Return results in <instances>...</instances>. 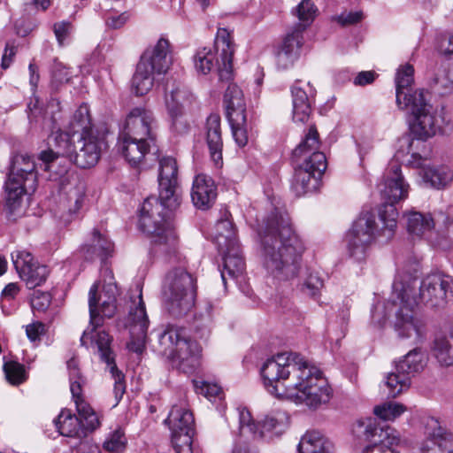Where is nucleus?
<instances>
[{
    "instance_id": "9b49d317",
    "label": "nucleus",
    "mask_w": 453,
    "mask_h": 453,
    "mask_svg": "<svg viewBox=\"0 0 453 453\" xmlns=\"http://www.w3.org/2000/svg\"><path fill=\"white\" fill-rule=\"evenodd\" d=\"M162 296L165 305L173 316H180L192 308L195 303V280L182 268L169 272L165 277Z\"/></svg>"
},
{
    "instance_id": "ea45409f",
    "label": "nucleus",
    "mask_w": 453,
    "mask_h": 453,
    "mask_svg": "<svg viewBox=\"0 0 453 453\" xmlns=\"http://www.w3.org/2000/svg\"><path fill=\"white\" fill-rule=\"evenodd\" d=\"M126 128L127 129V134H132L133 137L146 138L150 142L156 141L150 115H127Z\"/></svg>"
},
{
    "instance_id": "3c124183",
    "label": "nucleus",
    "mask_w": 453,
    "mask_h": 453,
    "mask_svg": "<svg viewBox=\"0 0 453 453\" xmlns=\"http://www.w3.org/2000/svg\"><path fill=\"white\" fill-rule=\"evenodd\" d=\"M317 12L318 9L311 0H303L296 6L294 12V14L296 15L301 22L298 24L295 32H300L302 35V31L310 26L314 20Z\"/></svg>"
},
{
    "instance_id": "a878e982",
    "label": "nucleus",
    "mask_w": 453,
    "mask_h": 453,
    "mask_svg": "<svg viewBox=\"0 0 453 453\" xmlns=\"http://www.w3.org/2000/svg\"><path fill=\"white\" fill-rule=\"evenodd\" d=\"M398 107L400 110H409L411 113H437L443 110V106L434 102L432 94L425 88L408 92Z\"/></svg>"
},
{
    "instance_id": "dca6fc26",
    "label": "nucleus",
    "mask_w": 453,
    "mask_h": 453,
    "mask_svg": "<svg viewBox=\"0 0 453 453\" xmlns=\"http://www.w3.org/2000/svg\"><path fill=\"white\" fill-rule=\"evenodd\" d=\"M149 325L145 303L140 290L137 297L131 299L129 312L125 322V326L128 328L130 334V341L127 343V349L130 351L139 355L144 351Z\"/></svg>"
},
{
    "instance_id": "7ed1b4c3",
    "label": "nucleus",
    "mask_w": 453,
    "mask_h": 453,
    "mask_svg": "<svg viewBox=\"0 0 453 453\" xmlns=\"http://www.w3.org/2000/svg\"><path fill=\"white\" fill-rule=\"evenodd\" d=\"M53 127L49 135L50 149L40 153V167L52 170L58 157H66L81 168H90L98 162L110 127L105 120H95L91 115H72L63 130Z\"/></svg>"
},
{
    "instance_id": "39448f33",
    "label": "nucleus",
    "mask_w": 453,
    "mask_h": 453,
    "mask_svg": "<svg viewBox=\"0 0 453 453\" xmlns=\"http://www.w3.org/2000/svg\"><path fill=\"white\" fill-rule=\"evenodd\" d=\"M99 283L95 282L88 292V308L91 329L83 332L81 337V344L96 349L101 360L109 367V371L114 380V394L117 402H119L126 391L124 374L120 372L114 360L111 348V337L105 331L95 332L96 328L103 323V318H112L117 311V299L100 293L97 296Z\"/></svg>"
},
{
    "instance_id": "9d476101",
    "label": "nucleus",
    "mask_w": 453,
    "mask_h": 453,
    "mask_svg": "<svg viewBox=\"0 0 453 453\" xmlns=\"http://www.w3.org/2000/svg\"><path fill=\"white\" fill-rule=\"evenodd\" d=\"M406 290L403 285L393 283L390 300L392 304L398 307L395 313L394 328L401 339H408L413 344L422 342L426 336L427 328L425 319L416 311L417 305L404 302Z\"/></svg>"
},
{
    "instance_id": "0e129e2a",
    "label": "nucleus",
    "mask_w": 453,
    "mask_h": 453,
    "mask_svg": "<svg viewBox=\"0 0 453 453\" xmlns=\"http://www.w3.org/2000/svg\"><path fill=\"white\" fill-rule=\"evenodd\" d=\"M364 18V13L361 11L356 12H343L338 15L335 19L342 26H350L360 22Z\"/></svg>"
},
{
    "instance_id": "c85d7f7f",
    "label": "nucleus",
    "mask_w": 453,
    "mask_h": 453,
    "mask_svg": "<svg viewBox=\"0 0 453 453\" xmlns=\"http://www.w3.org/2000/svg\"><path fill=\"white\" fill-rule=\"evenodd\" d=\"M206 141L211 160L217 167L223 165L222 149L223 140L221 136L219 115H209L206 123Z\"/></svg>"
},
{
    "instance_id": "b1692460",
    "label": "nucleus",
    "mask_w": 453,
    "mask_h": 453,
    "mask_svg": "<svg viewBox=\"0 0 453 453\" xmlns=\"http://www.w3.org/2000/svg\"><path fill=\"white\" fill-rule=\"evenodd\" d=\"M217 195V186L211 176L204 173L196 175L191 189V199L196 208L208 210L214 204Z\"/></svg>"
},
{
    "instance_id": "37998d69",
    "label": "nucleus",
    "mask_w": 453,
    "mask_h": 453,
    "mask_svg": "<svg viewBox=\"0 0 453 453\" xmlns=\"http://www.w3.org/2000/svg\"><path fill=\"white\" fill-rule=\"evenodd\" d=\"M62 190L65 193V203L70 213H76L82 206L85 186L77 178H73L66 185H63Z\"/></svg>"
},
{
    "instance_id": "f8f14e48",
    "label": "nucleus",
    "mask_w": 453,
    "mask_h": 453,
    "mask_svg": "<svg viewBox=\"0 0 453 453\" xmlns=\"http://www.w3.org/2000/svg\"><path fill=\"white\" fill-rule=\"evenodd\" d=\"M383 226L384 225L380 220L376 221L374 213L362 212L345 236L349 257L356 262L365 261L377 237L381 236L388 240L382 233Z\"/></svg>"
},
{
    "instance_id": "bf43d9fd",
    "label": "nucleus",
    "mask_w": 453,
    "mask_h": 453,
    "mask_svg": "<svg viewBox=\"0 0 453 453\" xmlns=\"http://www.w3.org/2000/svg\"><path fill=\"white\" fill-rule=\"evenodd\" d=\"M71 79V75L67 68L61 63L56 62L52 68L51 88L58 90L59 85L67 83Z\"/></svg>"
},
{
    "instance_id": "473e14b6",
    "label": "nucleus",
    "mask_w": 453,
    "mask_h": 453,
    "mask_svg": "<svg viewBox=\"0 0 453 453\" xmlns=\"http://www.w3.org/2000/svg\"><path fill=\"white\" fill-rule=\"evenodd\" d=\"M223 255V270L221 271V278L226 285L227 278L237 279L242 276L245 263L241 255L239 243L234 247L225 248L224 251H219Z\"/></svg>"
},
{
    "instance_id": "6ab92c4d",
    "label": "nucleus",
    "mask_w": 453,
    "mask_h": 453,
    "mask_svg": "<svg viewBox=\"0 0 453 453\" xmlns=\"http://www.w3.org/2000/svg\"><path fill=\"white\" fill-rule=\"evenodd\" d=\"M353 435L361 441H369L370 444L377 442L399 443L398 432L388 426L379 427L373 418H362L352 426Z\"/></svg>"
},
{
    "instance_id": "864d4df0",
    "label": "nucleus",
    "mask_w": 453,
    "mask_h": 453,
    "mask_svg": "<svg viewBox=\"0 0 453 453\" xmlns=\"http://www.w3.org/2000/svg\"><path fill=\"white\" fill-rule=\"evenodd\" d=\"M4 372L6 380L13 386H18L27 380L25 366L16 361L5 362Z\"/></svg>"
},
{
    "instance_id": "aec40b11",
    "label": "nucleus",
    "mask_w": 453,
    "mask_h": 453,
    "mask_svg": "<svg viewBox=\"0 0 453 453\" xmlns=\"http://www.w3.org/2000/svg\"><path fill=\"white\" fill-rule=\"evenodd\" d=\"M138 64L157 75L165 74L173 65V53L169 41L165 38L158 39L155 45L144 50Z\"/></svg>"
},
{
    "instance_id": "6e6d98bb",
    "label": "nucleus",
    "mask_w": 453,
    "mask_h": 453,
    "mask_svg": "<svg viewBox=\"0 0 453 453\" xmlns=\"http://www.w3.org/2000/svg\"><path fill=\"white\" fill-rule=\"evenodd\" d=\"M127 438L120 429H117L106 438L104 442V449L111 453H119L125 449Z\"/></svg>"
},
{
    "instance_id": "603ef678",
    "label": "nucleus",
    "mask_w": 453,
    "mask_h": 453,
    "mask_svg": "<svg viewBox=\"0 0 453 453\" xmlns=\"http://www.w3.org/2000/svg\"><path fill=\"white\" fill-rule=\"evenodd\" d=\"M406 411V407L396 402H387L377 405L373 409L375 416L385 421H392L401 416Z\"/></svg>"
},
{
    "instance_id": "13d9d810",
    "label": "nucleus",
    "mask_w": 453,
    "mask_h": 453,
    "mask_svg": "<svg viewBox=\"0 0 453 453\" xmlns=\"http://www.w3.org/2000/svg\"><path fill=\"white\" fill-rule=\"evenodd\" d=\"M53 33L60 47L64 46L73 31V25L67 20L58 21L52 26Z\"/></svg>"
},
{
    "instance_id": "774afa93",
    "label": "nucleus",
    "mask_w": 453,
    "mask_h": 453,
    "mask_svg": "<svg viewBox=\"0 0 453 453\" xmlns=\"http://www.w3.org/2000/svg\"><path fill=\"white\" fill-rule=\"evenodd\" d=\"M44 333V325L42 322H35L26 326V334L31 342L40 340Z\"/></svg>"
},
{
    "instance_id": "412c9836",
    "label": "nucleus",
    "mask_w": 453,
    "mask_h": 453,
    "mask_svg": "<svg viewBox=\"0 0 453 453\" xmlns=\"http://www.w3.org/2000/svg\"><path fill=\"white\" fill-rule=\"evenodd\" d=\"M119 149L132 167H140L146 155L152 150H155L154 153L158 151L155 142H150L146 138L133 137L130 134H123L119 137Z\"/></svg>"
},
{
    "instance_id": "49530a36",
    "label": "nucleus",
    "mask_w": 453,
    "mask_h": 453,
    "mask_svg": "<svg viewBox=\"0 0 453 453\" xmlns=\"http://www.w3.org/2000/svg\"><path fill=\"white\" fill-rule=\"evenodd\" d=\"M233 137L239 147H244L252 130V123L247 115H227Z\"/></svg>"
},
{
    "instance_id": "1a4fd4ad",
    "label": "nucleus",
    "mask_w": 453,
    "mask_h": 453,
    "mask_svg": "<svg viewBox=\"0 0 453 453\" xmlns=\"http://www.w3.org/2000/svg\"><path fill=\"white\" fill-rule=\"evenodd\" d=\"M158 351L172 360L176 367L185 372H192L197 365L198 346L191 341L184 328L168 325L158 335Z\"/></svg>"
},
{
    "instance_id": "f257e3e1",
    "label": "nucleus",
    "mask_w": 453,
    "mask_h": 453,
    "mask_svg": "<svg viewBox=\"0 0 453 453\" xmlns=\"http://www.w3.org/2000/svg\"><path fill=\"white\" fill-rule=\"evenodd\" d=\"M261 375L271 395L296 404L316 409L332 397V388L321 371L298 353L284 352L267 359Z\"/></svg>"
},
{
    "instance_id": "58836bf2",
    "label": "nucleus",
    "mask_w": 453,
    "mask_h": 453,
    "mask_svg": "<svg viewBox=\"0 0 453 453\" xmlns=\"http://www.w3.org/2000/svg\"><path fill=\"white\" fill-rule=\"evenodd\" d=\"M426 365V356L421 349L415 348L410 350L395 366L411 380L420 372Z\"/></svg>"
},
{
    "instance_id": "f704fd0d",
    "label": "nucleus",
    "mask_w": 453,
    "mask_h": 453,
    "mask_svg": "<svg viewBox=\"0 0 453 453\" xmlns=\"http://www.w3.org/2000/svg\"><path fill=\"white\" fill-rule=\"evenodd\" d=\"M165 103L170 113H187L197 109L196 97L184 88H178L165 95Z\"/></svg>"
},
{
    "instance_id": "423d86ee",
    "label": "nucleus",
    "mask_w": 453,
    "mask_h": 453,
    "mask_svg": "<svg viewBox=\"0 0 453 453\" xmlns=\"http://www.w3.org/2000/svg\"><path fill=\"white\" fill-rule=\"evenodd\" d=\"M393 283L403 286L407 294L404 302L418 306L423 303L431 308H444L453 296V280L441 273L426 275L418 281L416 278L397 275Z\"/></svg>"
},
{
    "instance_id": "338daca9",
    "label": "nucleus",
    "mask_w": 453,
    "mask_h": 453,
    "mask_svg": "<svg viewBox=\"0 0 453 453\" xmlns=\"http://www.w3.org/2000/svg\"><path fill=\"white\" fill-rule=\"evenodd\" d=\"M16 53L17 46L14 44V42H6L1 62V67L3 69H7L11 66L14 60Z\"/></svg>"
},
{
    "instance_id": "5701e85b",
    "label": "nucleus",
    "mask_w": 453,
    "mask_h": 453,
    "mask_svg": "<svg viewBox=\"0 0 453 453\" xmlns=\"http://www.w3.org/2000/svg\"><path fill=\"white\" fill-rule=\"evenodd\" d=\"M426 160V157H421L418 153H411L408 165L413 168H421L420 174L424 181L430 184L431 187L438 189L446 187L453 179L452 171L445 165L427 166Z\"/></svg>"
},
{
    "instance_id": "bb28decb",
    "label": "nucleus",
    "mask_w": 453,
    "mask_h": 453,
    "mask_svg": "<svg viewBox=\"0 0 453 453\" xmlns=\"http://www.w3.org/2000/svg\"><path fill=\"white\" fill-rule=\"evenodd\" d=\"M22 180L13 177H8L5 183V204L4 211L9 219H15L24 212V195L27 189V184H24ZM33 188L32 185L28 186Z\"/></svg>"
},
{
    "instance_id": "e433bc0d",
    "label": "nucleus",
    "mask_w": 453,
    "mask_h": 453,
    "mask_svg": "<svg viewBox=\"0 0 453 453\" xmlns=\"http://www.w3.org/2000/svg\"><path fill=\"white\" fill-rule=\"evenodd\" d=\"M299 453H332L331 442L319 432H306L297 445Z\"/></svg>"
},
{
    "instance_id": "2f4dec72",
    "label": "nucleus",
    "mask_w": 453,
    "mask_h": 453,
    "mask_svg": "<svg viewBox=\"0 0 453 453\" xmlns=\"http://www.w3.org/2000/svg\"><path fill=\"white\" fill-rule=\"evenodd\" d=\"M303 36L300 32L288 34L276 55V64L280 69L285 70L293 66L299 57Z\"/></svg>"
},
{
    "instance_id": "052dcab7",
    "label": "nucleus",
    "mask_w": 453,
    "mask_h": 453,
    "mask_svg": "<svg viewBox=\"0 0 453 453\" xmlns=\"http://www.w3.org/2000/svg\"><path fill=\"white\" fill-rule=\"evenodd\" d=\"M195 390L197 394L205 396L208 399L219 395L221 388L215 383H209L204 380H193Z\"/></svg>"
},
{
    "instance_id": "f03ea898",
    "label": "nucleus",
    "mask_w": 453,
    "mask_h": 453,
    "mask_svg": "<svg viewBox=\"0 0 453 453\" xmlns=\"http://www.w3.org/2000/svg\"><path fill=\"white\" fill-rule=\"evenodd\" d=\"M158 198L144 200L141 211L139 227L151 236V252L157 256H170L178 248V236L170 220L168 211L176 210L180 203L178 165L173 157L159 159Z\"/></svg>"
},
{
    "instance_id": "de8ad7c7",
    "label": "nucleus",
    "mask_w": 453,
    "mask_h": 453,
    "mask_svg": "<svg viewBox=\"0 0 453 453\" xmlns=\"http://www.w3.org/2000/svg\"><path fill=\"white\" fill-rule=\"evenodd\" d=\"M319 133L314 126L310 127L304 139L301 143L294 150L293 157L296 161H299L303 158L309 157L315 152H320L319 150Z\"/></svg>"
},
{
    "instance_id": "8fccbe9b",
    "label": "nucleus",
    "mask_w": 453,
    "mask_h": 453,
    "mask_svg": "<svg viewBox=\"0 0 453 453\" xmlns=\"http://www.w3.org/2000/svg\"><path fill=\"white\" fill-rule=\"evenodd\" d=\"M434 355L441 365H453V331L450 333L449 338L435 339Z\"/></svg>"
},
{
    "instance_id": "c03bdc74",
    "label": "nucleus",
    "mask_w": 453,
    "mask_h": 453,
    "mask_svg": "<svg viewBox=\"0 0 453 453\" xmlns=\"http://www.w3.org/2000/svg\"><path fill=\"white\" fill-rule=\"evenodd\" d=\"M395 98L398 106L402 104V98L411 91V87L414 83V68L410 64L400 65L395 73Z\"/></svg>"
},
{
    "instance_id": "a211bd4d",
    "label": "nucleus",
    "mask_w": 453,
    "mask_h": 453,
    "mask_svg": "<svg viewBox=\"0 0 453 453\" xmlns=\"http://www.w3.org/2000/svg\"><path fill=\"white\" fill-rule=\"evenodd\" d=\"M67 368L69 371L70 390L77 412L86 420L88 427L95 428L100 425V422L97 414L82 397L84 380L81 375L78 361L74 357L69 359Z\"/></svg>"
},
{
    "instance_id": "a18cd8bd",
    "label": "nucleus",
    "mask_w": 453,
    "mask_h": 453,
    "mask_svg": "<svg viewBox=\"0 0 453 453\" xmlns=\"http://www.w3.org/2000/svg\"><path fill=\"white\" fill-rule=\"evenodd\" d=\"M155 75L150 69L143 67L137 63L135 72L131 81L132 91L136 96L148 94L154 86Z\"/></svg>"
},
{
    "instance_id": "4d7b16f0",
    "label": "nucleus",
    "mask_w": 453,
    "mask_h": 453,
    "mask_svg": "<svg viewBox=\"0 0 453 453\" xmlns=\"http://www.w3.org/2000/svg\"><path fill=\"white\" fill-rule=\"evenodd\" d=\"M103 276V288L102 295L110 296L111 298L117 299L119 291L117 283L114 280L113 273L110 268H104L102 272Z\"/></svg>"
},
{
    "instance_id": "69168bd1",
    "label": "nucleus",
    "mask_w": 453,
    "mask_h": 453,
    "mask_svg": "<svg viewBox=\"0 0 453 453\" xmlns=\"http://www.w3.org/2000/svg\"><path fill=\"white\" fill-rule=\"evenodd\" d=\"M396 445L398 443L377 442L369 444L363 449L362 453H397L394 449V446Z\"/></svg>"
},
{
    "instance_id": "680f3d73",
    "label": "nucleus",
    "mask_w": 453,
    "mask_h": 453,
    "mask_svg": "<svg viewBox=\"0 0 453 453\" xmlns=\"http://www.w3.org/2000/svg\"><path fill=\"white\" fill-rule=\"evenodd\" d=\"M51 302V296L48 292L35 290L31 299V306L34 310L44 311L48 309Z\"/></svg>"
},
{
    "instance_id": "7c9ffc66",
    "label": "nucleus",
    "mask_w": 453,
    "mask_h": 453,
    "mask_svg": "<svg viewBox=\"0 0 453 453\" xmlns=\"http://www.w3.org/2000/svg\"><path fill=\"white\" fill-rule=\"evenodd\" d=\"M78 414H80L78 412ZM77 418L72 414L70 410H62L58 418L54 420L55 426L58 433L63 436L68 437H81L84 434L83 428L87 430H95V428L88 427L86 420L79 415ZM99 425L96 426V428Z\"/></svg>"
},
{
    "instance_id": "4468645a",
    "label": "nucleus",
    "mask_w": 453,
    "mask_h": 453,
    "mask_svg": "<svg viewBox=\"0 0 453 453\" xmlns=\"http://www.w3.org/2000/svg\"><path fill=\"white\" fill-rule=\"evenodd\" d=\"M297 165L291 181V189L301 196L314 192L326 169V158L323 152H315L302 162L296 161Z\"/></svg>"
},
{
    "instance_id": "0eeeda50",
    "label": "nucleus",
    "mask_w": 453,
    "mask_h": 453,
    "mask_svg": "<svg viewBox=\"0 0 453 453\" xmlns=\"http://www.w3.org/2000/svg\"><path fill=\"white\" fill-rule=\"evenodd\" d=\"M382 198L388 203L379 214L378 220L384 225L383 234L391 239L397 226L398 212L394 204L405 200L411 189L410 184L405 180L401 165L397 161L389 162L384 173L383 180L379 185Z\"/></svg>"
},
{
    "instance_id": "f3484780",
    "label": "nucleus",
    "mask_w": 453,
    "mask_h": 453,
    "mask_svg": "<svg viewBox=\"0 0 453 453\" xmlns=\"http://www.w3.org/2000/svg\"><path fill=\"white\" fill-rule=\"evenodd\" d=\"M13 265L28 288H35L45 282L49 270L46 265L35 261L32 254L26 250H15L12 253Z\"/></svg>"
},
{
    "instance_id": "cd10ccee",
    "label": "nucleus",
    "mask_w": 453,
    "mask_h": 453,
    "mask_svg": "<svg viewBox=\"0 0 453 453\" xmlns=\"http://www.w3.org/2000/svg\"><path fill=\"white\" fill-rule=\"evenodd\" d=\"M293 113H311L313 111L316 88L310 81L303 84L301 80H296L290 88Z\"/></svg>"
},
{
    "instance_id": "e2e57ef3",
    "label": "nucleus",
    "mask_w": 453,
    "mask_h": 453,
    "mask_svg": "<svg viewBox=\"0 0 453 453\" xmlns=\"http://www.w3.org/2000/svg\"><path fill=\"white\" fill-rule=\"evenodd\" d=\"M254 442H259L258 441H253L250 437L242 436L239 431V437L234 442V446L232 453H256L253 447Z\"/></svg>"
},
{
    "instance_id": "393cba45",
    "label": "nucleus",
    "mask_w": 453,
    "mask_h": 453,
    "mask_svg": "<svg viewBox=\"0 0 453 453\" xmlns=\"http://www.w3.org/2000/svg\"><path fill=\"white\" fill-rule=\"evenodd\" d=\"M427 426L432 432L421 447L422 453H453V436L445 428L439 425L436 419L432 418Z\"/></svg>"
},
{
    "instance_id": "c756f323",
    "label": "nucleus",
    "mask_w": 453,
    "mask_h": 453,
    "mask_svg": "<svg viewBox=\"0 0 453 453\" xmlns=\"http://www.w3.org/2000/svg\"><path fill=\"white\" fill-rule=\"evenodd\" d=\"M211 235L219 251H224L225 248L234 247L239 243L236 230L228 211H226L222 218L216 222Z\"/></svg>"
},
{
    "instance_id": "09e8293b",
    "label": "nucleus",
    "mask_w": 453,
    "mask_h": 453,
    "mask_svg": "<svg viewBox=\"0 0 453 453\" xmlns=\"http://www.w3.org/2000/svg\"><path fill=\"white\" fill-rule=\"evenodd\" d=\"M223 104L226 113H244L246 111L243 92L234 83L229 84L226 89Z\"/></svg>"
},
{
    "instance_id": "5fc2aeb1",
    "label": "nucleus",
    "mask_w": 453,
    "mask_h": 453,
    "mask_svg": "<svg viewBox=\"0 0 453 453\" xmlns=\"http://www.w3.org/2000/svg\"><path fill=\"white\" fill-rule=\"evenodd\" d=\"M324 286V281L318 273H310L304 279L301 291L311 297L316 298L321 288Z\"/></svg>"
},
{
    "instance_id": "ddd939ff",
    "label": "nucleus",
    "mask_w": 453,
    "mask_h": 453,
    "mask_svg": "<svg viewBox=\"0 0 453 453\" xmlns=\"http://www.w3.org/2000/svg\"><path fill=\"white\" fill-rule=\"evenodd\" d=\"M239 429L242 436L250 437L253 441H271L280 437L288 429L289 417L281 410H275L256 423L250 411L238 407Z\"/></svg>"
},
{
    "instance_id": "4be33fe9",
    "label": "nucleus",
    "mask_w": 453,
    "mask_h": 453,
    "mask_svg": "<svg viewBox=\"0 0 453 453\" xmlns=\"http://www.w3.org/2000/svg\"><path fill=\"white\" fill-rule=\"evenodd\" d=\"M410 120L411 131L418 139L425 140L437 133L446 134L452 121L451 115H412Z\"/></svg>"
},
{
    "instance_id": "79ce46f5",
    "label": "nucleus",
    "mask_w": 453,
    "mask_h": 453,
    "mask_svg": "<svg viewBox=\"0 0 453 453\" xmlns=\"http://www.w3.org/2000/svg\"><path fill=\"white\" fill-rule=\"evenodd\" d=\"M407 230L416 237L426 236L434 226L433 218L429 213L411 211L406 214Z\"/></svg>"
},
{
    "instance_id": "20e7f679",
    "label": "nucleus",
    "mask_w": 453,
    "mask_h": 453,
    "mask_svg": "<svg viewBox=\"0 0 453 453\" xmlns=\"http://www.w3.org/2000/svg\"><path fill=\"white\" fill-rule=\"evenodd\" d=\"M260 256L266 273L279 281L295 279L301 269L305 245L287 214L273 211L259 225Z\"/></svg>"
},
{
    "instance_id": "a19ab883",
    "label": "nucleus",
    "mask_w": 453,
    "mask_h": 453,
    "mask_svg": "<svg viewBox=\"0 0 453 453\" xmlns=\"http://www.w3.org/2000/svg\"><path fill=\"white\" fill-rule=\"evenodd\" d=\"M411 380L395 365L382 382V388L389 397H396L411 387Z\"/></svg>"
},
{
    "instance_id": "c9c22d12",
    "label": "nucleus",
    "mask_w": 453,
    "mask_h": 453,
    "mask_svg": "<svg viewBox=\"0 0 453 453\" xmlns=\"http://www.w3.org/2000/svg\"><path fill=\"white\" fill-rule=\"evenodd\" d=\"M35 164L31 157L27 155H16L11 164L10 173L8 177H13L22 180V183H35L36 179Z\"/></svg>"
},
{
    "instance_id": "2eb2a0df",
    "label": "nucleus",
    "mask_w": 453,
    "mask_h": 453,
    "mask_svg": "<svg viewBox=\"0 0 453 453\" xmlns=\"http://www.w3.org/2000/svg\"><path fill=\"white\" fill-rule=\"evenodd\" d=\"M172 432V443L176 453H193L192 441L195 419L192 412L173 406L165 419Z\"/></svg>"
},
{
    "instance_id": "4c0bfd02",
    "label": "nucleus",
    "mask_w": 453,
    "mask_h": 453,
    "mask_svg": "<svg viewBox=\"0 0 453 453\" xmlns=\"http://www.w3.org/2000/svg\"><path fill=\"white\" fill-rule=\"evenodd\" d=\"M431 86L441 96L453 92V62L444 60L441 63L431 81Z\"/></svg>"
},
{
    "instance_id": "72a5a7b5",
    "label": "nucleus",
    "mask_w": 453,
    "mask_h": 453,
    "mask_svg": "<svg viewBox=\"0 0 453 453\" xmlns=\"http://www.w3.org/2000/svg\"><path fill=\"white\" fill-rule=\"evenodd\" d=\"M113 251V243L98 230L94 229L88 243L81 248V252L87 260L106 259Z\"/></svg>"
},
{
    "instance_id": "6e6552de",
    "label": "nucleus",
    "mask_w": 453,
    "mask_h": 453,
    "mask_svg": "<svg viewBox=\"0 0 453 453\" xmlns=\"http://www.w3.org/2000/svg\"><path fill=\"white\" fill-rule=\"evenodd\" d=\"M235 44L231 33L226 28H219L214 50L203 47L196 50L194 56L195 68L198 73L207 74L217 69L220 81H228L233 79V57Z\"/></svg>"
}]
</instances>
